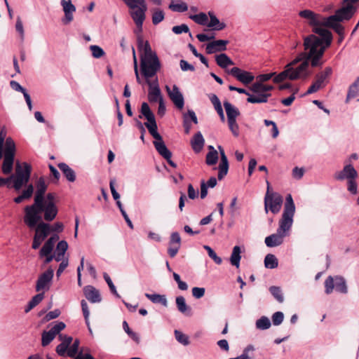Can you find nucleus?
I'll list each match as a JSON object with an SVG mask.
<instances>
[{"instance_id":"obj_1","label":"nucleus","mask_w":359,"mask_h":359,"mask_svg":"<svg viewBox=\"0 0 359 359\" xmlns=\"http://www.w3.org/2000/svg\"><path fill=\"white\" fill-rule=\"evenodd\" d=\"M315 34H310L304 39V52L300 53L297 57L290 63L286 65L287 67L294 68L293 66L304 61L305 59H310L312 67H321L324 61L322 60L325 50L330 46L332 41L331 32H327L321 29H316Z\"/></svg>"},{"instance_id":"obj_2","label":"nucleus","mask_w":359,"mask_h":359,"mask_svg":"<svg viewBox=\"0 0 359 359\" xmlns=\"http://www.w3.org/2000/svg\"><path fill=\"white\" fill-rule=\"evenodd\" d=\"M137 42L139 50L144 52L140 57V72L147 81L156 76L161 69V62L156 52L151 50L149 43L144 41L142 36L137 35Z\"/></svg>"},{"instance_id":"obj_3","label":"nucleus","mask_w":359,"mask_h":359,"mask_svg":"<svg viewBox=\"0 0 359 359\" xmlns=\"http://www.w3.org/2000/svg\"><path fill=\"white\" fill-rule=\"evenodd\" d=\"M6 129L0 127V160L3 159L1 172L4 175L11 173L13 170L15 144L11 137H6Z\"/></svg>"},{"instance_id":"obj_4","label":"nucleus","mask_w":359,"mask_h":359,"mask_svg":"<svg viewBox=\"0 0 359 359\" xmlns=\"http://www.w3.org/2000/svg\"><path fill=\"white\" fill-rule=\"evenodd\" d=\"M26 222L31 228L35 226L41 220L40 213L44 212V219L48 222L53 221L57 216V208L55 203L41 202V206H36L35 204L25 208Z\"/></svg>"},{"instance_id":"obj_5","label":"nucleus","mask_w":359,"mask_h":359,"mask_svg":"<svg viewBox=\"0 0 359 359\" xmlns=\"http://www.w3.org/2000/svg\"><path fill=\"white\" fill-rule=\"evenodd\" d=\"M294 212L295 205L292 197L291 194H287L285 198L282 217L279 221L278 231L288 234L293 223Z\"/></svg>"},{"instance_id":"obj_6","label":"nucleus","mask_w":359,"mask_h":359,"mask_svg":"<svg viewBox=\"0 0 359 359\" xmlns=\"http://www.w3.org/2000/svg\"><path fill=\"white\" fill-rule=\"evenodd\" d=\"M9 177H0V187H6L8 189H14L20 191L22 188V165L18 161L16 162L15 173H9Z\"/></svg>"},{"instance_id":"obj_7","label":"nucleus","mask_w":359,"mask_h":359,"mask_svg":"<svg viewBox=\"0 0 359 359\" xmlns=\"http://www.w3.org/2000/svg\"><path fill=\"white\" fill-rule=\"evenodd\" d=\"M141 114L139 116L140 118L144 116L147 122L144 123V126L147 128L151 135L156 140L161 141V135L158 133V126L155 119V116L151 110L149 104L147 102H143L141 105Z\"/></svg>"},{"instance_id":"obj_8","label":"nucleus","mask_w":359,"mask_h":359,"mask_svg":"<svg viewBox=\"0 0 359 359\" xmlns=\"http://www.w3.org/2000/svg\"><path fill=\"white\" fill-rule=\"evenodd\" d=\"M355 2L346 1L343 0L342 7L337 9L334 15L330 17L332 21H341L351 20L358 11V6L355 5Z\"/></svg>"},{"instance_id":"obj_9","label":"nucleus","mask_w":359,"mask_h":359,"mask_svg":"<svg viewBox=\"0 0 359 359\" xmlns=\"http://www.w3.org/2000/svg\"><path fill=\"white\" fill-rule=\"evenodd\" d=\"M324 285L326 294H330L334 289L336 292L341 294H346L348 292L346 281L345 278L341 276H329L325 280Z\"/></svg>"},{"instance_id":"obj_10","label":"nucleus","mask_w":359,"mask_h":359,"mask_svg":"<svg viewBox=\"0 0 359 359\" xmlns=\"http://www.w3.org/2000/svg\"><path fill=\"white\" fill-rule=\"evenodd\" d=\"M267 183V191L264 197V210L266 212L270 210L273 214H277L280 210L283 204V197L276 192L269 191V182Z\"/></svg>"},{"instance_id":"obj_11","label":"nucleus","mask_w":359,"mask_h":359,"mask_svg":"<svg viewBox=\"0 0 359 359\" xmlns=\"http://www.w3.org/2000/svg\"><path fill=\"white\" fill-rule=\"evenodd\" d=\"M301 18L308 20V23L310 26L313 27L312 31L315 32L316 29H321L327 32H330L328 29L324 28V25L326 21L325 17L322 15L317 14L311 10H303L299 13Z\"/></svg>"},{"instance_id":"obj_12","label":"nucleus","mask_w":359,"mask_h":359,"mask_svg":"<svg viewBox=\"0 0 359 359\" xmlns=\"http://www.w3.org/2000/svg\"><path fill=\"white\" fill-rule=\"evenodd\" d=\"M264 84L260 81H257L252 84L250 90L255 94L250 95L247 98V102L252 104L266 103L271 93H263Z\"/></svg>"},{"instance_id":"obj_13","label":"nucleus","mask_w":359,"mask_h":359,"mask_svg":"<svg viewBox=\"0 0 359 359\" xmlns=\"http://www.w3.org/2000/svg\"><path fill=\"white\" fill-rule=\"evenodd\" d=\"M145 83L149 86L148 99L150 102H159L161 99H163L161 95L157 77H156V79L153 81L147 79Z\"/></svg>"},{"instance_id":"obj_14","label":"nucleus","mask_w":359,"mask_h":359,"mask_svg":"<svg viewBox=\"0 0 359 359\" xmlns=\"http://www.w3.org/2000/svg\"><path fill=\"white\" fill-rule=\"evenodd\" d=\"M165 89L168 97L172 100L175 106L179 109H182L184 105V99L178 86L173 85L172 89H170L168 86H166Z\"/></svg>"},{"instance_id":"obj_15","label":"nucleus","mask_w":359,"mask_h":359,"mask_svg":"<svg viewBox=\"0 0 359 359\" xmlns=\"http://www.w3.org/2000/svg\"><path fill=\"white\" fill-rule=\"evenodd\" d=\"M228 73L245 85L250 84L255 79L252 73L243 70L237 67L228 70Z\"/></svg>"},{"instance_id":"obj_16","label":"nucleus","mask_w":359,"mask_h":359,"mask_svg":"<svg viewBox=\"0 0 359 359\" xmlns=\"http://www.w3.org/2000/svg\"><path fill=\"white\" fill-rule=\"evenodd\" d=\"M54 271L53 269H48L44 273L41 274L36 281V290L39 292L41 290H48L50 287V284L53 280Z\"/></svg>"},{"instance_id":"obj_17","label":"nucleus","mask_w":359,"mask_h":359,"mask_svg":"<svg viewBox=\"0 0 359 359\" xmlns=\"http://www.w3.org/2000/svg\"><path fill=\"white\" fill-rule=\"evenodd\" d=\"M309 64H311L310 59H305L297 68H292L290 80H297L299 78L306 79L311 74V72L308 71Z\"/></svg>"},{"instance_id":"obj_18","label":"nucleus","mask_w":359,"mask_h":359,"mask_svg":"<svg viewBox=\"0 0 359 359\" xmlns=\"http://www.w3.org/2000/svg\"><path fill=\"white\" fill-rule=\"evenodd\" d=\"M357 177L358 172L351 163L345 165L341 170L334 175L335 180L339 181L356 180Z\"/></svg>"},{"instance_id":"obj_19","label":"nucleus","mask_w":359,"mask_h":359,"mask_svg":"<svg viewBox=\"0 0 359 359\" xmlns=\"http://www.w3.org/2000/svg\"><path fill=\"white\" fill-rule=\"evenodd\" d=\"M60 4L65 13L62 22L64 25H68L74 19L73 13L76 11V7L70 0H61Z\"/></svg>"},{"instance_id":"obj_20","label":"nucleus","mask_w":359,"mask_h":359,"mask_svg":"<svg viewBox=\"0 0 359 359\" xmlns=\"http://www.w3.org/2000/svg\"><path fill=\"white\" fill-rule=\"evenodd\" d=\"M36 191L34 196V202L36 206H41V202L44 201V194L47 189V185L43 177H40L36 183Z\"/></svg>"},{"instance_id":"obj_21","label":"nucleus","mask_w":359,"mask_h":359,"mask_svg":"<svg viewBox=\"0 0 359 359\" xmlns=\"http://www.w3.org/2000/svg\"><path fill=\"white\" fill-rule=\"evenodd\" d=\"M218 149L219 151L221 161L218 167V180H222L224 176H226L228 173L229 170V161L228 158L225 154L224 150L221 146H218Z\"/></svg>"},{"instance_id":"obj_22","label":"nucleus","mask_w":359,"mask_h":359,"mask_svg":"<svg viewBox=\"0 0 359 359\" xmlns=\"http://www.w3.org/2000/svg\"><path fill=\"white\" fill-rule=\"evenodd\" d=\"M227 40H216L208 43L206 45L205 51L207 54H213L217 52H222L226 50Z\"/></svg>"},{"instance_id":"obj_23","label":"nucleus","mask_w":359,"mask_h":359,"mask_svg":"<svg viewBox=\"0 0 359 359\" xmlns=\"http://www.w3.org/2000/svg\"><path fill=\"white\" fill-rule=\"evenodd\" d=\"M147 9V5L139 7L136 11L130 12V15L134 20L140 32L142 31V25L145 19V12Z\"/></svg>"},{"instance_id":"obj_24","label":"nucleus","mask_w":359,"mask_h":359,"mask_svg":"<svg viewBox=\"0 0 359 359\" xmlns=\"http://www.w3.org/2000/svg\"><path fill=\"white\" fill-rule=\"evenodd\" d=\"M85 297L91 303H99L102 298L98 290L93 285H86L83 287Z\"/></svg>"},{"instance_id":"obj_25","label":"nucleus","mask_w":359,"mask_h":359,"mask_svg":"<svg viewBox=\"0 0 359 359\" xmlns=\"http://www.w3.org/2000/svg\"><path fill=\"white\" fill-rule=\"evenodd\" d=\"M287 233H283L277 231L276 233H273L265 238V244L269 248H273L280 245L283 243L284 237Z\"/></svg>"},{"instance_id":"obj_26","label":"nucleus","mask_w":359,"mask_h":359,"mask_svg":"<svg viewBox=\"0 0 359 359\" xmlns=\"http://www.w3.org/2000/svg\"><path fill=\"white\" fill-rule=\"evenodd\" d=\"M332 73V69L330 67H325L324 71L319 72L316 75V81L314 83L319 86L320 88L325 87L327 83L326 81Z\"/></svg>"},{"instance_id":"obj_27","label":"nucleus","mask_w":359,"mask_h":359,"mask_svg":"<svg viewBox=\"0 0 359 359\" xmlns=\"http://www.w3.org/2000/svg\"><path fill=\"white\" fill-rule=\"evenodd\" d=\"M175 302L177 308L181 313L187 316H192V309L187 304L185 299L183 296L177 297L175 299Z\"/></svg>"},{"instance_id":"obj_28","label":"nucleus","mask_w":359,"mask_h":359,"mask_svg":"<svg viewBox=\"0 0 359 359\" xmlns=\"http://www.w3.org/2000/svg\"><path fill=\"white\" fill-rule=\"evenodd\" d=\"M224 107L226 113L227 120H236L237 116L240 115L238 109L228 101L224 102Z\"/></svg>"},{"instance_id":"obj_29","label":"nucleus","mask_w":359,"mask_h":359,"mask_svg":"<svg viewBox=\"0 0 359 359\" xmlns=\"http://www.w3.org/2000/svg\"><path fill=\"white\" fill-rule=\"evenodd\" d=\"M204 144L205 140L201 132L196 133L191 140V147L196 153H198L202 150L204 147Z\"/></svg>"},{"instance_id":"obj_30","label":"nucleus","mask_w":359,"mask_h":359,"mask_svg":"<svg viewBox=\"0 0 359 359\" xmlns=\"http://www.w3.org/2000/svg\"><path fill=\"white\" fill-rule=\"evenodd\" d=\"M154 145L158 153L164 158L172 157V152L167 148L165 144L161 138V140L154 142Z\"/></svg>"},{"instance_id":"obj_31","label":"nucleus","mask_w":359,"mask_h":359,"mask_svg":"<svg viewBox=\"0 0 359 359\" xmlns=\"http://www.w3.org/2000/svg\"><path fill=\"white\" fill-rule=\"evenodd\" d=\"M57 166L69 182H74L76 180V173L74 170L67 164L65 163H60Z\"/></svg>"},{"instance_id":"obj_32","label":"nucleus","mask_w":359,"mask_h":359,"mask_svg":"<svg viewBox=\"0 0 359 359\" xmlns=\"http://www.w3.org/2000/svg\"><path fill=\"white\" fill-rule=\"evenodd\" d=\"M35 226H36L35 235L41 237V240H44L51 231L50 226L43 222L37 223Z\"/></svg>"},{"instance_id":"obj_33","label":"nucleus","mask_w":359,"mask_h":359,"mask_svg":"<svg viewBox=\"0 0 359 359\" xmlns=\"http://www.w3.org/2000/svg\"><path fill=\"white\" fill-rule=\"evenodd\" d=\"M217 65L222 69L226 68L228 66L234 65L233 61L226 54L220 53L215 56Z\"/></svg>"},{"instance_id":"obj_34","label":"nucleus","mask_w":359,"mask_h":359,"mask_svg":"<svg viewBox=\"0 0 359 359\" xmlns=\"http://www.w3.org/2000/svg\"><path fill=\"white\" fill-rule=\"evenodd\" d=\"M325 27L332 28L338 35H341L344 34V27L342 26L340 22L341 21H332L330 20V17L326 18V21H325Z\"/></svg>"},{"instance_id":"obj_35","label":"nucleus","mask_w":359,"mask_h":359,"mask_svg":"<svg viewBox=\"0 0 359 359\" xmlns=\"http://www.w3.org/2000/svg\"><path fill=\"white\" fill-rule=\"evenodd\" d=\"M241 250L239 246L236 245L233 247L230 257V262L231 265L236 266V268H238L240 266V261L241 259Z\"/></svg>"},{"instance_id":"obj_36","label":"nucleus","mask_w":359,"mask_h":359,"mask_svg":"<svg viewBox=\"0 0 359 359\" xmlns=\"http://www.w3.org/2000/svg\"><path fill=\"white\" fill-rule=\"evenodd\" d=\"M145 297L154 304H161L165 307L168 306V301L165 295L146 293Z\"/></svg>"},{"instance_id":"obj_37","label":"nucleus","mask_w":359,"mask_h":359,"mask_svg":"<svg viewBox=\"0 0 359 359\" xmlns=\"http://www.w3.org/2000/svg\"><path fill=\"white\" fill-rule=\"evenodd\" d=\"M44 298V294L39 293L34 295L27 304V308L25 309V312L27 313L38 305Z\"/></svg>"},{"instance_id":"obj_38","label":"nucleus","mask_w":359,"mask_h":359,"mask_svg":"<svg viewBox=\"0 0 359 359\" xmlns=\"http://www.w3.org/2000/svg\"><path fill=\"white\" fill-rule=\"evenodd\" d=\"M292 68L287 67L285 66V69L284 71L281 72L276 76L273 77V82L274 83H280L285 79H288L290 80V76L292 75Z\"/></svg>"},{"instance_id":"obj_39","label":"nucleus","mask_w":359,"mask_h":359,"mask_svg":"<svg viewBox=\"0 0 359 359\" xmlns=\"http://www.w3.org/2000/svg\"><path fill=\"white\" fill-rule=\"evenodd\" d=\"M278 265V259L274 255L268 254L264 258V266L267 269H273Z\"/></svg>"},{"instance_id":"obj_40","label":"nucleus","mask_w":359,"mask_h":359,"mask_svg":"<svg viewBox=\"0 0 359 359\" xmlns=\"http://www.w3.org/2000/svg\"><path fill=\"white\" fill-rule=\"evenodd\" d=\"M169 8L175 12L183 13L188 10V6L184 2L179 1L176 3H174V1L172 0L170 4L169 5Z\"/></svg>"},{"instance_id":"obj_41","label":"nucleus","mask_w":359,"mask_h":359,"mask_svg":"<svg viewBox=\"0 0 359 359\" xmlns=\"http://www.w3.org/2000/svg\"><path fill=\"white\" fill-rule=\"evenodd\" d=\"M255 325H256L257 329H259L261 330H265L269 329L271 327V323L268 317L262 316L260 318H259L256 321Z\"/></svg>"},{"instance_id":"obj_42","label":"nucleus","mask_w":359,"mask_h":359,"mask_svg":"<svg viewBox=\"0 0 359 359\" xmlns=\"http://www.w3.org/2000/svg\"><path fill=\"white\" fill-rule=\"evenodd\" d=\"M55 337V335L49 331H43L41 334V345L43 346H48Z\"/></svg>"},{"instance_id":"obj_43","label":"nucleus","mask_w":359,"mask_h":359,"mask_svg":"<svg viewBox=\"0 0 359 359\" xmlns=\"http://www.w3.org/2000/svg\"><path fill=\"white\" fill-rule=\"evenodd\" d=\"M269 291L278 302L282 303L284 301V297L280 287L277 286H271L269 287Z\"/></svg>"},{"instance_id":"obj_44","label":"nucleus","mask_w":359,"mask_h":359,"mask_svg":"<svg viewBox=\"0 0 359 359\" xmlns=\"http://www.w3.org/2000/svg\"><path fill=\"white\" fill-rule=\"evenodd\" d=\"M218 161V153L217 150L214 151H208L206 154L205 163L208 165H213L217 163Z\"/></svg>"},{"instance_id":"obj_45","label":"nucleus","mask_w":359,"mask_h":359,"mask_svg":"<svg viewBox=\"0 0 359 359\" xmlns=\"http://www.w3.org/2000/svg\"><path fill=\"white\" fill-rule=\"evenodd\" d=\"M54 245L51 241L47 240L39 252L40 257L50 254L53 250Z\"/></svg>"},{"instance_id":"obj_46","label":"nucleus","mask_w":359,"mask_h":359,"mask_svg":"<svg viewBox=\"0 0 359 359\" xmlns=\"http://www.w3.org/2000/svg\"><path fill=\"white\" fill-rule=\"evenodd\" d=\"M103 278H104V280L106 281V283H107L111 292L114 295H115L116 297L120 298L121 297H120L119 294L117 292L116 288L115 285H114L110 276L106 272H104V273H103Z\"/></svg>"},{"instance_id":"obj_47","label":"nucleus","mask_w":359,"mask_h":359,"mask_svg":"<svg viewBox=\"0 0 359 359\" xmlns=\"http://www.w3.org/2000/svg\"><path fill=\"white\" fill-rule=\"evenodd\" d=\"M190 18L201 25H205L208 22V17L204 13L191 15Z\"/></svg>"},{"instance_id":"obj_48","label":"nucleus","mask_w":359,"mask_h":359,"mask_svg":"<svg viewBox=\"0 0 359 359\" xmlns=\"http://www.w3.org/2000/svg\"><path fill=\"white\" fill-rule=\"evenodd\" d=\"M174 333L175 339L179 343L183 344L184 346H187L189 344V340L187 335L177 330H175Z\"/></svg>"},{"instance_id":"obj_49","label":"nucleus","mask_w":359,"mask_h":359,"mask_svg":"<svg viewBox=\"0 0 359 359\" xmlns=\"http://www.w3.org/2000/svg\"><path fill=\"white\" fill-rule=\"evenodd\" d=\"M81 305L82 312H83V316L85 318L86 324L88 328L90 327V322H89L90 311L88 309V304L84 299H83L81 302Z\"/></svg>"},{"instance_id":"obj_50","label":"nucleus","mask_w":359,"mask_h":359,"mask_svg":"<svg viewBox=\"0 0 359 359\" xmlns=\"http://www.w3.org/2000/svg\"><path fill=\"white\" fill-rule=\"evenodd\" d=\"M90 50H91L93 57L95 58H100L105 54L104 50L97 45L90 46Z\"/></svg>"},{"instance_id":"obj_51","label":"nucleus","mask_w":359,"mask_h":359,"mask_svg":"<svg viewBox=\"0 0 359 359\" xmlns=\"http://www.w3.org/2000/svg\"><path fill=\"white\" fill-rule=\"evenodd\" d=\"M203 248L208 252V256L214 260V262L217 264H221L222 262V259L221 257H218L216 252L209 246L204 245Z\"/></svg>"},{"instance_id":"obj_52","label":"nucleus","mask_w":359,"mask_h":359,"mask_svg":"<svg viewBox=\"0 0 359 359\" xmlns=\"http://www.w3.org/2000/svg\"><path fill=\"white\" fill-rule=\"evenodd\" d=\"M169 245L179 246L181 245V237L178 232H172L170 236Z\"/></svg>"},{"instance_id":"obj_53","label":"nucleus","mask_w":359,"mask_h":359,"mask_svg":"<svg viewBox=\"0 0 359 359\" xmlns=\"http://www.w3.org/2000/svg\"><path fill=\"white\" fill-rule=\"evenodd\" d=\"M124 3L131 9L138 8L146 5L144 0H123Z\"/></svg>"},{"instance_id":"obj_54","label":"nucleus","mask_w":359,"mask_h":359,"mask_svg":"<svg viewBox=\"0 0 359 359\" xmlns=\"http://www.w3.org/2000/svg\"><path fill=\"white\" fill-rule=\"evenodd\" d=\"M164 19V13L161 10H156L152 15V22L156 25Z\"/></svg>"},{"instance_id":"obj_55","label":"nucleus","mask_w":359,"mask_h":359,"mask_svg":"<svg viewBox=\"0 0 359 359\" xmlns=\"http://www.w3.org/2000/svg\"><path fill=\"white\" fill-rule=\"evenodd\" d=\"M272 323L273 325H280L284 320V314L281 311H276L272 315Z\"/></svg>"},{"instance_id":"obj_56","label":"nucleus","mask_w":359,"mask_h":359,"mask_svg":"<svg viewBox=\"0 0 359 359\" xmlns=\"http://www.w3.org/2000/svg\"><path fill=\"white\" fill-rule=\"evenodd\" d=\"M80 341L79 339H75L73 342L72 345L67 351V355L69 357L73 358L78 353Z\"/></svg>"},{"instance_id":"obj_57","label":"nucleus","mask_w":359,"mask_h":359,"mask_svg":"<svg viewBox=\"0 0 359 359\" xmlns=\"http://www.w3.org/2000/svg\"><path fill=\"white\" fill-rule=\"evenodd\" d=\"M358 92H359V87L356 86L355 83H352L348 88L346 101H348V100H349L351 98L356 97L358 96Z\"/></svg>"},{"instance_id":"obj_58","label":"nucleus","mask_w":359,"mask_h":359,"mask_svg":"<svg viewBox=\"0 0 359 359\" xmlns=\"http://www.w3.org/2000/svg\"><path fill=\"white\" fill-rule=\"evenodd\" d=\"M32 167L29 164L24 162V187L27 184L30 179Z\"/></svg>"},{"instance_id":"obj_59","label":"nucleus","mask_w":359,"mask_h":359,"mask_svg":"<svg viewBox=\"0 0 359 359\" xmlns=\"http://www.w3.org/2000/svg\"><path fill=\"white\" fill-rule=\"evenodd\" d=\"M347 190L353 195L358 193V184L356 180H351L347 181Z\"/></svg>"},{"instance_id":"obj_60","label":"nucleus","mask_w":359,"mask_h":359,"mask_svg":"<svg viewBox=\"0 0 359 359\" xmlns=\"http://www.w3.org/2000/svg\"><path fill=\"white\" fill-rule=\"evenodd\" d=\"M228 125L229 130L231 131L233 136L238 137L239 135V128L236 123V120L228 121Z\"/></svg>"},{"instance_id":"obj_61","label":"nucleus","mask_w":359,"mask_h":359,"mask_svg":"<svg viewBox=\"0 0 359 359\" xmlns=\"http://www.w3.org/2000/svg\"><path fill=\"white\" fill-rule=\"evenodd\" d=\"M185 118H187L188 121H190V122L192 121L195 124L198 123L197 116H196L195 112L191 109H189L187 113L184 114L183 120H185Z\"/></svg>"},{"instance_id":"obj_62","label":"nucleus","mask_w":359,"mask_h":359,"mask_svg":"<svg viewBox=\"0 0 359 359\" xmlns=\"http://www.w3.org/2000/svg\"><path fill=\"white\" fill-rule=\"evenodd\" d=\"M172 30L176 34H180L182 32L187 33L189 32V27L185 24H182L180 25L175 26L172 27Z\"/></svg>"},{"instance_id":"obj_63","label":"nucleus","mask_w":359,"mask_h":359,"mask_svg":"<svg viewBox=\"0 0 359 359\" xmlns=\"http://www.w3.org/2000/svg\"><path fill=\"white\" fill-rule=\"evenodd\" d=\"M180 66L181 69L183 72H187V71L194 72L195 71V67H194V65L189 64L185 60H180Z\"/></svg>"},{"instance_id":"obj_64","label":"nucleus","mask_w":359,"mask_h":359,"mask_svg":"<svg viewBox=\"0 0 359 359\" xmlns=\"http://www.w3.org/2000/svg\"><path fill=\"white\" fill-rule=\"evenodd\" d=\"M205 290L204 287H194L192 288V295L196 299H200L205 294Z\"/></svg>"}]
</instances>
